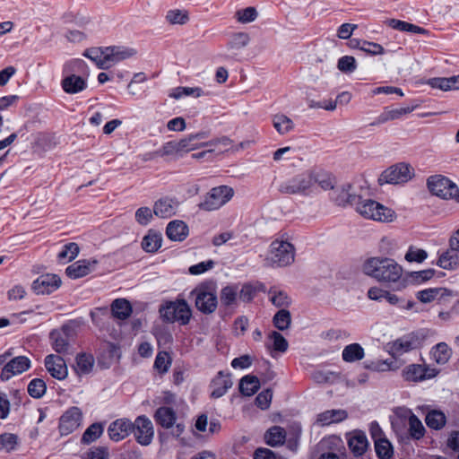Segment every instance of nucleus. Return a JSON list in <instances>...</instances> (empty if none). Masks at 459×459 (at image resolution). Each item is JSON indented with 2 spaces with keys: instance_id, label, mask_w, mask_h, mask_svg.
Returning a JSON list of instances; mask_svg holds the SVG:
<instances>
[{
  "instance_id": "16",
  "label": "nucleus",
  "mask_w": 459,
  "mask_h": 459,
  "mask_svg": "<svg viewBox=\"0 0 459 459\" xmlns=\"http://www.w3.org/2000/svg\"><path fill=\"white\" fill-rule=\"evenodd\" d=\"M134 430V425L128 419L123 418L111 422L108 428V434L111 440L118 442L128 437Z\"/></svg>"
},
{
  "instance_id": "49",
  "label": "nucleus",
  "mask_w": 459,
  "mask_h": 459,
  "mask_svg": "<svg viewBox=\"0 0 459 459\" xmlns=\"http://www.w3.org/2000/svg\"><path fill=\"white\" fill-rule=\"evenodd\" d=\"M46 391V383L41 378H34L28 385V394L35 399L41 398Z\"/></svg>"
},
{
  "instance_id": "8",
  "label": "nucleus",
  "mask_w": 459,
  "mask_h": 459,
  "mask_svg": "<svg viewBox=\"0 0 459 459\" xmlns=\"http://www.w3.org/2000/svg\"><path fill=\"white\" fill-rule=\"evenodd\" d=\"M234 190L228 186L213 187L204 196V202L199 204V208L204 211H214L228 203L233 196Z\"/></svg>"
},
{
  "instance_id": "22",
  "label": "nucleus",
  "mask_w": 459,
  "mask_h": 459,
  "mask_svg": "<svg viewBox=\"0 0 459 459\" xmlns=\"http://www.w3.org/2000/svg\"><path fill=\"white\" fill-rule=\"evenodd\" d=\"M61 86L65 92L76 94L86 89L87 82L82 76L71 74L62 80Z\"/></svg>"
},
{
  "instance_id": "6",
  "label": "nucleus",
  "mask_w": 459,
  "mask_h": 459,
  "mask_svg": "<svg viewBox=\"0 0 459 459\" xmlns=\"http://www.w3.org/2000/svg\"><path fill=\"white\" fill-rule=\"evenodd\" d=\"M425 338L423 330L409 333L388 343L389 352L394 357L401 356L421 346Z\"/></svg>"
},
{
  "instance_id": "25",
  "label": "nucleus",
  "mask_w": 459,
  "mask_h": 459,
  "mask_svg": "<svg viewBox=\"0 0 459 459\" xmlns=\"http://www.w3.org/2000/svg\"><path fill=\"white\" fill-rule=\"evenodd\" d=\"M412 110H413V108H411V107L393 108V109L385 108V110L370 125L377 126V125L386 123L387 121H390V120L399 119L403 116L411 113Z\"/></svg>"
},
{
  "instance_id": "20",
  "label": "nucleus",
  "mask_w": 459,
  "mask_h": 459,
  "mask_svg": "<svg viewBox=\"0 0 459 459\" xmlns=\"http://www.w3.org/2000/svg\"><path fill=\"white\" fill-rule=\"evenodd\" d=\"M178 207L177 199L163 197L154 203L153 213L160 218H170L176 214Z\"/></svg>"
},
{
  "instance_id": "18",
  "label": "nucleus",
  "mask_w": 459,
  "mask_h": 459,
  "mask_svg": "<svg viewBox=\"0 0 459 459\" xmlns=\"http://www.w3.org/2000/svg\"><path fill=\"white\" fill-rule=\"evenodd\" d=\"M45 367L52 377L63 380L67 377L65 361L60 356L50 354L45 358Z\"/></svg>"
},
{
  "instance_id": "42",
  "label": "nucleus",
  "mask_w": 459,
  "mask_h": 459,
  "mask_svg": "<svg viewBox=\"0 0 459 459\" xmlns=\"http://www.w3.org/2000/svg\"><path fill=\"white\" fill-rule=\"evenodd\" d=\"M313 187L316 184H318L324 190L331 189L333 191L335 187V178L327 172L313 170Z\"/></svg>"
},
{
  "instance_id": "38",
  "label": "nucleus",
  "mask_w": 459,
  "mask_h": 459,
  "mask_svg": "<svg viewBox=\"0 0 459 459\" xmlns=\"http://www.w3.org/2000/svg\"><path fill=\"white\" fill-rule=\"evenodd\" d=\"M432 359L437 363L446 364L452 355V351L446 342H439L431 350Z\"/></svg>"
},
{
  "instance_id": "33",
  "label": "nucleus",
  "mask_w": 459,
  "mask_h": 459,
  "mask_svg": "<svg viewBox=\"0 0 459 459\" xmlns=\"http://www.w3.org/2000/svg\"><path fill=\"white\" fill-rule=\"evenodd\" d=\"M238 288L237 285H227L223 287L220 293L221 304L223 307H230L237 305L238 298Z\"/></svg>"
},
{
  "instance_id": "46",
  "label": "nucleus",
  "mask_w": 459,
  "mask_h": 459,
  "mask_svg": "<svg viewBox=\"0 0 459 459\" xmlns=\"http://www.w3.org/2000/svg\"><path fill=\"white\" fill-rule=\"evenodd\" d=\"M104 427L102 423H93L90 425L82 437V442L84 444H91L97 440L103 433Z\"/></svg>"
},
{
  "instance_id": "54",
  "label": "nucleus",
  "mask_w": 459,
  "mask_h": 459,
  "mask_svg": "<svg viewBox=\"0 0 459 459\" xmlns=\"http://www.w3.org/2000/svg\"><path fill=\"white\" fill-rule=\"evenodd\" d=\"M444 289L441 288H430L420 290L417 293V299L422 303H429L433 301L436 297L442 294Z\"/></svg>"
},
{
  "instance_id": "52",
  "label": "nucleus",
  "mask_w": 459,
  "mask_h": 459,
  "mask_svg": "<svg viewBox=\"0 0 459 459\" xmlns=\"http://www.w3.org/2000/svg\"><path fill=\"white\" fill-rule=\"evenodd\" d=\"M166 20L170 24L182 25V24H186L188 22L189 16H188V13L186 11L175 9V10H169L167 13Z\"/></svg>"
},
{
  "instance_id": "55",
  "label": "nucleus",
  "mask_w": 459,
  "mask_h": 459,
  "mask_svg": "<svg viewBox=\"0 0 459 459\" xmlns=\"http://www.w3.org/2000/svg\"><path fill=\"white\" fill-rule=\"evenodd\" d=\"M69 73H79L82 75H88L89 71L86 63L82 59H74L68 62L65 67Z\"/></svg>"
},
{
  "instance_id": "10",
  "label": "nucleus",
  "mask_w": 459,
  "mask_h": 459,
  "mask_svg": "<svg viewBox=\"0 0 459 459\" xmlns=\"http://www.w3.org/2000/svg\"><path fill=\"white\" fill-rule=\"evenodd\" d=\"M156 423L164 429H171V435L175 437H180L185 431V424L177 422V413L171 407L160 406L154 413Z\"/></svg>"
},
{
  "instance_id": "56",
  "label": "nucleus",
  "mask_w": 459,
  "mask_h": 459,
  "mask_svg": "<svg viewBox=\"0 0 459 459\" xmlns=\"http://www.w3.org/2000/svg\"><path fill=\"white\" fill-rule=\"evenodd\" d=\"M18 437L14 434L4 433L0 435V450L12 451L17 445Z\"/></svg>"
},
{
  "instance_id": "24",
  "label": "nucleus",
  "mask_w": 459,
  "mask_h": 459,
  "mask_svg": "<svg viewBox=\"0 0 459 459\" xmlns=\"http://www.w3.org/2000/svg\"><path fill=\"white\" fill-rule=\"evenodd\" d=\"M188 232V226L179 220L170 221L166 229V235L172 241H183Z\"/></svg>"
},
{
  "instance_id": "32",
  "label": "nucleus",
  "mask_w": 459,
  "mask_h": 459,
  "mask_svg": "<svg viewBox=\"0 0 459 459\" xmlns=\"http://www.w3.org/2000/svg\"><path fill=\"white\" fill-rule=\"evenodd\" d=\"M260 388V381L257 377L247 375L239 381V391L243 395L251 396Z\"/></svg>"
},
{
  "instance_id": "34",
  "label": "nucleus",
  "mask_w": 459,
  "mask_h": 459,
  "mask_svg": "<svg viewBox=\"0 0 459 459\" xmlns=\"http://www.w3.org/2000/svg\"><path fill=\"white\" fill-rule=\"evenodd\" d=\"M52 348L57 353H67L70 348V340L65 338L60 332L54 329L49 333Z\"/></svg>"
},
{
  "instance_id": "7",
  "label": "nucleus",
  "mask_w": 459,
  "mask_h": 459,
  "mask_svg": "<svg viewBox=\"0 0 459 459\" xmlns=\"http://www.w3.org/2000/svg\"><path fill=\"white\" fill-rule=\"evenodd\" d=\"M431 194L443 199H455L459 203V189L447 178L441 175L431 176L427 180Z\"/></svg>"
},
{
  "instance_id": "1",
  "label": "nucleus",
  "mask_w": 459,
  "mask_h": 459,
  "mask_svg": "<svg viewBox=\"0 0 459 459\" xmlns=\"http://www.w3.org/2000/svg\"><path fill=\"white\" fill-rule=\"evenodd\" d=\"M362 271L380 282H396L403 275V268L394 259L387 257H370L367 259Z\"/></svg>"
},
{
  "instance_id": "37",
  "label": "nucleus",
  "mask_w": 459,
  "mask_h": 459,
  "mask_svg": "<svg viewBox=\"0 0 459 459\" xmlns=\"http://www.w3.org/2000/svg\"><path fill=\"white\" fill-rule=\"evenodd\" d=\"M405 416L409 418V433L414 439H420L425 434V428L421 421L411 411H405Z\"/></svg>"
},
{
  "instance_id": "15",
  "label": "nucleus",
  "mask_w": 459,
  "mask_h": 459,
  "mask_svg": "<svg viewBox=\"0 0 459 459\" xmlns=\"http://www.w3.org/2000/svg\"><path fill=\"white\" fill-rule=\"evenodd\" d=\"M61 279L56 274H44L32 283V290L37 294H50L59 288Z\"/></svg>"
},
{
  "instance_id": "61",
  "label": "nucleus",
  "mask_w": 459,
  "mask_h": 459,
  "mask_svg": "<svg viewBox=\"0 0 459 459\" xmlns=\"http://www.w3.org/2000/svg\"><path fill=\"white\" fill-rule=\"evenodd\" d=\"M428 257V254L424 249L414 248L411 247L405 255L408 262L421 263Z\"/></svg>"
},
{
  "instance_id": "23",
  "label": "nucleus",
  "mask_w": 459,
  "mask_h": 459,
  "mask_svg": "<svg viewBox=\"0 0 459 459\" xmlns=\"http://www.w3.org/2000/svg\"><path fill=\"white\" fill-rule=\"evenodd\" d=\"M106 53L108 55V63L110 68L116 63L134 56L136 51L134 48L114 46L106 48Z\"/></svg>"
},
{
  "instance_id": "41",
  "label": "nucleus",
  "mask_w": 459,
  "mask_h": 459,
  "mask_svg": "<svg viewBox=\"0 0 459 459\" xmlns=\"http://www.w3.org/2000/svg\"><path fill=\"white\" fill-rule=\"evenodd\" d=\"M273 124L280 134H286L294 128L293 121L283 114H276L273 117Z\"/></svg>"
},
{
  "instance_id": "13",
  "label": "nucleus",
  "mask_w": 459,
  "mask_h": 459,
  "mask_svg": "<svg viewBox=\"0 0 459 459\" xmlns=\"http://www.w3.org/2000/svg\"><path fill=\"white\" fill-rule=\"evenodd\" d=\"M438 370L426 365L411 364L403 371V376L407 381L419 382L435 377Z\"/></svg>"
},
{
  "instance_id": "26",
  "label": "nucleus",
  "mask_w": 459,
  "mask_h": 459,
  "mask_svg": "<svg viewBox=\"0 0 459 459\" xmlns=\"http://www.w3.org/2000/svg\"><path fill=\"white\" fill-rule=\"evenodd\" d=\"M250 42V36L247 32H236L232 34L228 41L226 48L232 55H237L238 52L246 48Z\"/></svg>"
},
{
  "instance_id": "63",
  "label": "nucleus",
  "mask_w": 459,
  "mask_h": 459,
  "mask_svg": "<svg viewBox=\"0 0 459 459\" xmlns=\"http://www.w3.org/2000/svg\"><path fill=\"white\" fill-rule=\"evenodd\" d=\"M82 459H108V452L103 446L92 447L83 455Z\"/></svg>"
},
{
  "instance_id": "5",
  "label": "nucleus",
  "mask_w": 459,
  "mask_h": 459,
  "mask_svg": "<svg viewBox=\"0 0 459 459\" xmlns=\"http://www.w3.org/2000/svg\"><path fill=\"white\" fill-rule=\"evenodd\" d=\"M294 259L295 247L290 242L276 238L271 243L266 261L272 266H287L291 264Z\"/></svg>"
},
{
  "instance_id": "3",
  "label": "nucleus",
  "mask_w": 459,
  "mask_h": 459,
  "mask_svg": "<svg viewBox=\"0 0 459 459\" xmlns=\"http://www.w3.org/2000/svg\"><path fill=\"white\" fill-rule=\"evenodd\" d=\"M313 170H306L282 181L279 192L285 195L307 196L313 192Z\"/></svg>"
},
{
  "instance_id": "2",
  "label": "nucleus",
  "mask_w": 459,
  "mask_h": 459,
  "mask_svg": "<svg viewBox=\"0 0 459 459\" xmlns=\"http://www.w3.org/2000/svg\"><path fill=\"white\" fill-rule=\"evenodd\" d=\"M191 295L195 297V305L197 310L204 315L215 312L218 307L217 285L208 281L197 285Z\"/></svg>"
},
{
  "instance_id": "51",
  "label": "nucleus",
  "mask_w": 459,
  "mask_h": 459,
  "mask_svg": "<svg viewBox=\"0 0 459 459\" xmlns=\"http://www.w3.org/2000/svg\"><path fill=\"white\" fill-rule=\"evenodd\" d=\"M258 17L256 9L253 6H248L244 9H239L235 13V19L242 24L254 22Z\"/></svg>"
},
{
  "instance_id": "31",
  "label": "nucleus",
  "mask_w": 459,
  "mask_h": 459,
  "mask_svg": "<svg viewBox=\"0 0 459 459\" xmlns=\"http://www.w3.org/2000/svg\"><path fill=\"white\" fill-rule=\"evenodd\" d=\"M76 365L74 367L75 371L79 375H86L92 371L94 366V357L86 352L79 353L75 359Z\"/></svg>"
},
{
  "instance_id": "19",
  "label": "nucleus",
  "mask_w": 459,
  "mask_h": 459,
  "mask_svg": "<svg viewBox=\"0 0 459 459\" xmlns=\"http://www.w3.org/2000/svg\"><path fill=\"white\" fill-rule=\"evenodd\" d=\"M233 382L230 377V374H225L223 371H219L211 382L212 398H221L223 396L229 389L232 387Z\"/></svg>"
},
{
  "instance_id": "30",
  "label": "nucleus",
  "mask_w": 459,
  "mask_h": 459,
  "mask_svg": "<svg viewBox=\"0 0 459 459\" xmlns=\"http://www.w3.org/2000/svg\"><path fill=\"white\" fill-rule=\"evenodd\" d=\"M368 446L366 435L363 432H357L348 440V446L355 456L362 455Z\"/></svg>"
},
{
  "instance_id": "62",
  "label": "nucleus",
  "mask_w": 459,
  "mask_h": 459,
  "mask_svg": "<svg viewBox=\"0 0 459 459\" xmlns=\"http://www.w3.org/2000/svg\"><path fill=\"white\" fill-rule=\"evenodd\" d=\"M429 84L432 88L440 89L442 91H451V90H453V86H454L451 77H449V78H445V77L432 78L429 81Z\"/></svg>"
},
{
  "instance_id": "11",
  "label": "nucleus",
  "mask_w": 459,
  "mask_h": 459,
  "mask_svg": "<svg viewBox=\"0 0 459 459\" xmlns=\"http://www.w3.org/2000/svg\"><path fill=\"white\" fill-rule=\"evenodd\" d=\"M134 430L136 441L142 446H148L152 443L154 430L152 422L149 418L144 415L138 416L134 422H133Z\"/></svg>"
},
{
  "instance_id": "17",
  "label": "nucleus",
  "mask_w": 459,
  "mask_h": 459,
  "mask_svg": "<svg viewBox=\"0 0 459 459\" xmlns=\"http://www.w3.org/2000/svg\"><path fill=\"white\" fill-rule=\"evenodd\" d=\"M351 185L349 183L335 186L330 194V198L339 206H354L356 202L359 200V195L351 194Z\"/></svg>"
},
{
  "instance_id": "14",
  "label": "nucleus",
  "mask_w": 459,
  "mask_h": 459,
  "mask_svg": "<svg viewBox=\"0 0 459 459\" xmlns=\"http://www.w3.org/2000/svg\"><path fill=\"white\" fill-rule=\"evenodd\" d=\"M30 367V360L26 356H17L11 359L2 369L0 378L9 380L13 376L22 374Z\"/></svg>"
},
{
  "instance_id": "43",
  "label": "nucleus",
  "mask_w": 459,
  "mask_h": 459,
  "mask_svg": "<svg viewBox=\"0 0 459 459\" xmlns=\"http://www.w3.org/2000/svg\"><path fill=\"white\" fill-rule=\"evenodd\" d=\"M270 300L272 303L278 307H288L291 304V299L288 294L276 289L275 287L271 288L269 290Z\"/></svg>"
},
{
  "instance_id": "48",
  "label": "nucleus",
  "mask_w": 459,
  "mask_h": 459,
  "mask_svg": "<svg viewBox=\"0 0 459 459\" xmlns=\"http://www.w3.org/2000/svg\"><path fill=\"white\" fill-rule=\"evenodd\" d=\"M375 451L380 459H391L394 455L393 446L387 438L375 442Z\"/></svg>"
},
{
  "instance_id": "45",
  "label": "nucleus",
  "mask_w": 459,
  "mask_h": 459,
  "mask_svg": "<svg viewBox=\"0 0 459 459\" xmlns=\"http://www.w3.org/2000/svg\"><path fill=\"white\" fill-rule=\"evenodd\" d=\"M425 421L429 428L438 430L445 426L446 419L442 411H431L427 414Z\"/></svg>"
},
{
  "instance_id": "9",
  "label": "nucleus",
  "mask_w": 459,
  "mask_h": 459,
  "mask_svg": "<svg viewBox=\"0 0 459 459\" xmlns=\"http://www.w3.org/2000/svg\"><path fill=\"white\" fill-rule=\"evenodd\" d=\"M413 176V169L407 163H397L384 170L378 178L379 185L403 184Z\"/></svg>"
},
{
  "instance_id": "50",
  "label": "nucleus",
  "mask_w": 459,
  "mask_h": 459,
  "mask_svg": "<svg viewBox=\"0 0 459 459\" xmlns=\"http://www.w3.org/2000/svg\"><path fill=\"white\" fill-rule=\"evenodd\" d=\"M79 253V247L76 243L71 242L64 246L63 250L58 254L60 263H67L74 259Z\"/></svg>"
},
{
  "instance_id": "53",
  "label": "nucleus",
  "mask_w": 459,
  "mask_h": 459,
  "mask_svg": "<svg viewBox=\"0 0 459 459\" xmlns=\"http://www.w3.org/2000/svg\"><path fill=\"white\" fill-rule=\"evenodd\" d=\"M337 68L344 74H351L357 68L356 59L351 56H342L338 60Z\"/></svg>"
},
{
  "instance_id": "58",
  "label": "nucleus",
  "mask_w": 459,
  "mask_h": 459,
  "mask_svg": "<svg viewBox=\"0 0 459 459\" xmlns=\"http://www.w3.org/2000/svg\"><path fill=\"white\" fill-rule=\"evenodd\" d=\"M160 314V317L168 323L175 322V301L167 302L165 305H162L159 310Z\"/></svg>"
},
{
  "instance_id": "39",
  "label": "nucleus",
  "mask_w": 459,
  "mask_h": 459,
  "mask_svg": "<svg viewBox=\"0 0 459 459\" xmlns=\"http://www.w3.org/2000/svg\"><path fill=\"white\" fill-rule=\"evenodd\" d=\"M342 359L346 362H354L364 358V349L359 343H351L344 347Z\"/></svg>"
},
{
  "instance_id": "60",
  "label": "nucleus",
  "mask_w": 459,
  "mask_h": 459,
  "mask_svg": "<svg viewBox=\"0 0 459 459\" xmlns=\"http://www.w3.org/2000/svg\"><path fill=\"white\" fill-rule=\"evenodd\" d=\"M273 398V392L271 389H266L262 391L255 397V404L262 410H266L270 404Z\"/></svg>"
},
{
  "instance_id": "44",
  "label": "nucleus",
  "mask_w": 459,
  "mask_h": 459,
  "mask_svg": "<svg viewBox=\"0 0 459 459\" xmlns=\"http://www.w3.org/2000/svg\"><path fill=\"white\" fill-rule=\"evenodd\" d=\"M162 237L159 233L150 232L142 241V247L149 253L157 251L161 247Z\"/></svg>"
},
{
  "instance_id": "57",
  "label": "nucleus",
  "mask_w": 459,
  "mask_h": 459,
  "mask_svg": "<svg viewBox=\"0 0 459 459\" xmlns=\"http://www.w3.org/2000/svg\"><path fill=\"white\" fill-rule=\"evenodd\" d=\"M79 327V323L75 320L69 321L68 323L62 325L61 328L56 329L60 332L65 338L70 341H74L77 335V328Z\"/></svg>"
},
{
  "instance_id": "40",
  "label": "nucleus",
  "mask_w": 459,
  "mask_h": 459,
  "mask_svg": "<svg viewBox=\"0 0 459 459\" xmlns=\"http://www.w3.org/2000/svg\"><path fill=\"white\" fill-rule=\"evenodd\" d=\"M458 250H448L443 253L437 262V264L446 270H453L459 266V255L456 253Z\"/></svg>"
},
{
  "instance_id": "28",
  "label": "nucleus",
  "mask_w": 459,
  "mask_h": 459,
  "mask_svg": "<svg viewBox=\"0 0 459 459\" xmlns=\"http://www.w3.org/2000/svg\"><path fill=\"white\" fill-rule=\"evenodd\" d=\"M83 56L93 61L98 68L103 70L108 69V55L106 53V48H91L86 49L83 53Z\"/></svg>"
},
{
  "instance_id": "35",
  "label": "nucleus",
  "mask_w": 459,
  "mask_h": 459,
  "mask_svg": "<svg viewBox=\"0 0 459 459\" xmlns=\"http://www.w3.org/2000/svg\"><path fill=\"white\" fill-rule=\"evenodd\" d=\"M175 322H179L180 325H187L192 316V311L185 299H178L175 301Z\"/></svg>"
},
{
  "instance_id": "59",
  "label": "nucleus",
  "mask_w": 459,
  "mask_h": 459,
  "mask_svg": "<svg viewBox=\"0 0 459 459\" xmlns=\"http://www.w3.org/2000/svg\"><path fill=\"white\" fill-rule=\"evenodd\" d=\"M171 364L169 353L166 351L159 352L155 358L154 368L160 373H165L169 370Z\"/></svg>"
},
{
  "instance_id": "47",
  "label": "nucleus",
  "mask_w": 459,
  "mask_h": 459,
  "mask_svg": "<svg viewBox=\"0 0 459 459\" xmlns=\"http://www.w3.org/2000/svg\"><path fill=\"white\" fill-rule=\"evenodd\" d=\"M273 323L280 331L288 329L291 323V316L289 310L285 308L280 309L273 316Z\"/></svg>"
},
{
  "instance_id": "64",
  "label": "nucleus",
  "mask_w": 459,
  "mask_h": 459,
  "mask_svg": "<svg viewBox=\"0 0 459 459\" xmlns=\"http://www.w3.org/2000/svg\"><path fill=\"white\" fill-rule=\"evenodd\" d=\"M153 211L149 207H141L135 212V221L140 225H147L152 218Z\"/></svg>"
},
{
  "instance_id": "21",
  "label": "nucleus",
  "mask_w": 459,
  "mask_h": 459,
  "mask_svg": "<svg viewBox=\"0 0 459 459\" xmlns=\"http://www.w3.org/2000/svg\"><path fill=\"white\" fill-rule=\"evenodd\" d=\"M96 260H79L65 269V273L70 279H78L86 276L91 272V266L96 265Z\"/></svg>"
},
{
  "instance_id": "36",
  "label": "nucleus",
  "mask_w": 459,
  "mask_h": 459,
  "mask_svg": "<svg viewBox=\"0 0 459 459\" xmlns=\"http://www.w3.org/2000/svg\"><path fill=\"white\" fill-rule=\"evenodd\" d=\"M285 429L279 426L272 427L266 431L264 435L266 443L271 446H278L282 445L285 441Z\"/></svg>"
},
{
  "instance_id": "12",
  "label": "nucleus",
  "mask_w": 459,
  "mask_h": 459,
  "mask_svg": "<svg viewBox=\"0 0 459 459\" xmlns=\"http://www.w3.org/2000/svg\"><path fill=\"white\" fill-rule=\"evenodd\" d=\"M82 411L78 407L69 408L60 418L59 432L62 436L69 435L79 428L82 421Z\"/></svg>"
},
{
  "instance_id": "27",
  "label": "nucleus",
  "mask_w": 459,
  "mask_h": 459,
  "mask_svg": "<svg viewBox=\"0 0 459 459\" xmlns=\"http://www.w3.org/2000/svg\"><path fill=\"white\" fill-rule=\"evenodd\" d=\"M348 417L344 410H327L317 415L316 422L321 426L341 422Z\"/></svg>"
},
{
  "instance_id": "4",
  "label": "nucleus",
  "mask_w": 459,
  "mask_h": 459,
  "mask_svg": "<svg viewBox=\"0 0 459 459\" xmlns=\"http://www.w3.org/2000/svg\"><path fill=\"white\" fill-rule=\"evenodd\" d=\"M354 207L366 219L385 222L392 221L394 217V212L390 208L372 199H362L361 196H359V200L356 202Z\"/></svg>"
},
{
  "instance_id": "29",
  "label": "nucleus",
  "mask_w": 459,
  "mask_h": 459,
  "mask_svg": "<svg viewBox=\"0 0 459 459\" xmlns=\"http://www.w3.org/2000/svg\"><path fill=\"white\" fill-rule=\"evenodd\" d=\"M132 311V306L126 299H116L111 304V313L115 318L126 320L131 316Z\"/></svg>"
}]
</instances>
